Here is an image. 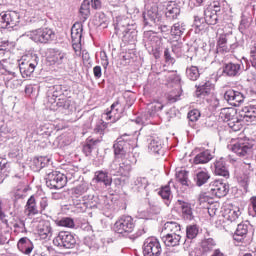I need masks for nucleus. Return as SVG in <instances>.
Instances as JSON below:
<instances>
[{
  "mask_svg": "<svg viewBox=\"0 0 256 256\" xmlns=\"http://www.w3.org/2000/svg\"><path fill=\"white\" fill-rule=\"evenodd\" d=\"M116 35H122L123 41L126 43H133L137 39V31L133 28V25L129 24L127 18H117L115 23Z\"/></svg>",
  "mask_w": 256,
  "mask_h": 256,
  "instance_id": "nucleus-1",
  "label": "nucleus"
},
{
  "mask_svg": "<svg viewBox=\"0 0 256 256\" xmlns=\"http://www.w3.org/2000/svg\"><path fill=\"white\" fill-rule=\"evenodd\" d=\"M219 120L228 123V127L232 131H241L243 127L241 120L237 117L235 108H222L219 113Z\"/></svg>",
  "mask_w": 256,
  "mask_h": 256,
  "instance_id": "nucleus-2",
  "label": "nucleus"
},
{
  "mask_svg": "<svg viewBox=\"0 0 256 256\" xmlns=\"http://www.w3.org/2000/svg\"><path fill=\"white\" fill-rule=\"evenodd\" d=\"M53 245L60 247V249H75L77 239L71 232L61 231L53 239Z\"/></svg>",
  "mask_w": 256,
  "mask_h": 256,
  "instance_id": "nucleus-3",
  "label": "nucleus"
},
{
  "mask_svg": "<svg viewBox=\"0 0 256 256\" xmlns=\"http://www.w3.org/2000/svg\"><path fill=\"white\" fill-rule=\"evenodd\" d=\"M46 185L49 189H63L67 185V176L59 171L46 172Z\"/></svg>",
  "mask_w": 256,
  "mask_h": 256,
  "instance_id": "nucleus-4",
  "label": "nucleus"
},
{
  "mask_svg": "<svg viewBox=\"0 0 256 256\" xmlns=\"http://www.w3.org/2000/svg\"><path fill=\"white\" fill-rule=\"evenodd\" d=\"M135 230V222L131 216H122L114 224V231L118 235H123L124 237L133 233Z\"/></svg>",
  "mask_w": 256,
  "mask_h": 256,
  "instance_id": "nucleus-5",
  "label": "nucleus"
},
{
  "mask_svg": "<svg viewBox=\"0 0 256 256\" xmlns=\"http://www.w3.org/2000/svg\"><path fill=\"white\" fill-rule=\"evenodd\" d=\"M27 36L35 43H49L55 39V32L51 28H38L28 32Z\"/></svg>",
  "mask_w": 256,
  "mask_h": 256,
  "instance_id": "nucleus-6",
  "label": "nucleus"
},
{
  "mask_svg": "<svg viewBox=\"0 0 256 256\" xmlns=\"http://www.w3.org/2000/svg\"><path fill=\"white\" fill-rule=\"evenodd\" d=\"M39 65V56L36 54L27 56L19 63V69L22 77H31L35 68Z\"/></svg>",
  "mask_w": 256,
  "mask_h": 256,
  "instance_id": "nucleus-7",
  "label": "nucleus"
},
{
  "mask_svg": "<svg viewBox=\"0 0 256 256\" xmlns=\"http://www.w3.org/2000/svg\"><path fill=\"white\" fill-rule=\"evenodd\" d=\"M121 162H119V159H115L111 165L110 169L114 173H117V175H121V177H129L131 175V162L127 157L120 158Z\"/></svg>",
  "mask_w": 256,
  "mask_h": 256,
  "instance_id": "nucleus-8",
  "label": "nucleus"
},
{
  "mask_svg": "<svg viewBox=\"0 0 256 256\" xmlns=\"http://www.w3.org/2000/svg\"><path fill=\"white\" fill-rule=\"evenodd\" d=\"M163 249L157 238H147L143 245L144 256H160Z\"/></svg>",
  "mask_w": 256,
  "mask_h": 256,
  "instance_id": "nucleus-9",
  "label": "nucleus"
},
{
  "mask_svg": "<svg viewBox=\"0 0 256 256\" xmlns=\"http://www.w3.org/2000/svg\"><path fill=\"white\" fill-rule=\"evenodd\" d=\"M20 16L15 11L0 13V27H17L19 25Z\"/></svg>",
  "mask_w": 256,
  "mask_h": 256,
  "instance_id": "nucleus-10",
  "label": "nucleus"
},
{
  "mask_svg": "<svg viewBox=\"0 0 256 256\" xmlns=\"http://www.w3.org/2000/svg\"><path fill=\"white\" fill-rule=\"evenodd\" d=\"M13 182L18 183L16 186V191L14 193L16 199H23L25 197V193L28 191L27 189V179L25 178V173L20 172L13 176Z\"/></svg>",
  "mask_w": 256,
  "mask_h": 256,
  "instance_id": "nucleus-11",
  "label": "nucleus"
},
{
  "mask_svg": "<svg viewBox=\"0 0 256 256\" xmlns=\"http://www.w3.org/2000/svg\"><path fill=\"white\" fill-rule=\"evenodd\" d=\"M143 19L144 25H148L149 27L159 25V22L161 21V13H159L157 5L150 7L148 11L143 14Z\"/></svg>",
  "mask_w": 256,
  "mask_h": 256,
  "instance_id": "nucleus-12",
  "label": "nucleus"
},
{
  "mask_svg": "<svg viewBox=\"0 0 256 256\" xmlns=\"http://www.w3.org/2000/svg\"><path fill=\"white\" fill-rule=\"evenodd\" d=\"M231 151L239 157H247L253 150V144L247 140H239L230 146Z\"/></svg>",
  "mask_w": 256,
  "mask_h": 256,
  "instance_id": "nucleus-13",
  "label": "nucleus"
},
{
  "mask_svg": "<svg viewBox=\"0 0 256 256\" xmlns=\"http://www.w3.org/2000/svg\"><path fill=\"white\" fill-rule=\"evenodd\" d=\"M224 99L232 105V107H239L245 102V94L240 91L229 89L224 93Z\"/></svg>",
  "mask_w": 256,
  "mask_h": 256,
  "instance_id": "nucleus-14",
  "label": "nucleus"
},
{
  "mask_svg": "<svg viewBox=\"0 0 256 256\" xmlns=\"http://www.w3.org/2000/svg\"><path fill=\"white\" fill-rule=\"evenodd\" d=\"M56 91L53 92L52 97H59L57 100H55L56 105L60 109H65L66 111H70L73 107V100H71V97H66L63 94H59L58 91H61V86H56Z\"/></svg>",
  "mask_w": 256,
  "mask_h": 256,
  "instance_id": "nucleus-15",
  "label": "nucleus"
},
{
  "mask_svg": "<svg viewBox=\"0 0 256 256\" xmlns=\"http://www.w3.org/2000/svg\"><path fill=\"white\" fill-rule=\"evenodd\" d=\"M127 134L117 138L116 142L113 145L115 159H123L127 157Z\"/></svg>",
  "mask_w": 256,
  "mask_h": 256,
  "instance_id": "nucleus-16",
  "label": "nucleus"
},
{
  "mask_svg": "<svg viewBox=\"0 0 256 256\" xmlns=\"http://www.w3.org/2000/svg\"><path fill=\"white\" fill-rule=\"evenodd\" d=\"M210 193L215 197H225L229 193V185L223 182V180H214L210 184Z\"/></svg>",
  "mask_w": 256,
  "mask_h": 256,
  "instance_id": "nucleus-17",
  "label": "nucleus"
},
{
  "mask_svg": "<svg viewBox=\"0 0 256 256\" xmlns=\"http://www.w3.org/2000/svg\"><path fill=\"white\" fill-rule=\"evenodd\" d=\"M0 73H8L11 77H6L5 85L8 89H17V87H21L23 84V80L17 78V74L13 71L7 70L5 66H2L0 69Z\"/></svg>",
  "mask_w": 256,
  "mask_h": 256,
  "instance_id": "nucleus-18",
  "label": "nucleus"
},
{
  "mask_svg": "<svg viewBox=\"0 0 256 256\" xmlns=\"http://www.w3.org/2000/svg\"><path fill=\"white\" fill-rule=\"evenodd\" d=\"M121 113V104L116 101L111 105L110 110L104 114V117L107 121L115 123L121 119Z\"/></svg>",
  "mask_w": 256,
  "mask_h": 256,
  "instance_id": "nucleus-19",
  "label": "nucleus"
},
{
  "mask_svg": "<svg viewBox=\"0 0 256 256\" xmlns=\"http://www.w3.org/2000/svg\"><path fill=\"white\" fill-rule=\"evenodd\" d=\"M242 71L243 67L241 63L229 62L223 66V73L226 77H239Z\"/></svg>",
  "mask_w": 256,
  "mask_h": 256,
  "instance_id": "nucleus-20",
  "label": "nucleus"
},
{
  "mask_svg": "<svg viewBox=\"0 0 256 256\" xmlns=\"http://www.w3.org/2000/svg\"><path fill=\"white\" fill-rule=\"evenodd\" d=\"M214 173L219 177H224L225 179H229V169L227 168V164L225 163V159L219 158L214 162Z\"/></svg>",
  "mask_w": 256,
  "mask_h": 256,
  "instance_id": "nucleus-21",
  "label": "nucleus"
},
{
  "mask_svg": "<svg viewBox=\"0 0 256 256\" xmlns=\"http://www.w3.org/2000/svg\"><path fill=\"white\" fill-rule=\"evenodd\" d=\"M211 179V175H209V171L205 168H199L194 172V181L197 187H203L207 181Z\"/></svg>",
  "mask_w": 256,
  "mask_h": 256,
  "instance_id": "nucleus-22",
  "label": "nucleus"
},
{
  "mask_svg": "<svg viewBox=\"0 0 256 256\" xmlns=\"http://www.w3.org/2000/svg\"><path fill=\"white\" fill-rule=\"evenodd\" d=\"M17 246H18L19 251L24 253V255H31V253L34 249L33 242L31 240H29V238H27V237L21 238L18 241Z\"/></svg>",
  "mask_w": 256,
  "mask_h": 256,
  "instance_id": "nucleus-23",
  "label": "nucleus"
},
{
  "mask_svg": "<svg viewBox=\"0 0 256 256\" xmlns=\"http://www.w3.org/2000/svg\"><path fill=\"white\" fill-rule=\"evenodd\" d=\"M162 241L166 247H177L181 243V234H164Z\"/></svg>",
  "mask_w": 256,
  "mask_h": 256,
  "instance_id": "nucleus-24",
  "label": "nucleus"
},
{
  "mask_svg": "<svg viewBox=\"0 0 256 256\" xmlns=\"http://www.w3.org/2000/svg\"><path fill=\"white\" fill-rule=\"evenodd\" d=\"M25 211L28 217H33L39 215L41 210L37 207V202L35 201V196H31L25 206Z\"/></svg>",
  "mask_w": 256,
  "mask_h": 256,
  "instance_id": "nucleus-25",
  "label": "nucleus"
},
{
  "mask_svg": "<svg viewBox=\"0 0 256 256\" xmlns=\"http://www.w3.org/2000/svg\"><path fill=\"white\" fill-rule=\"evenodd\" d=\"M38 235L42 239H51L53 237V228L49 222H44L38 226Z\"/></svg>",
  "mask_w": 256,
  "mask_h": 256,
  "instance_id": "nucleus-26",
  "label": "nucleus"
},
{
  "mask_svg": "<svg viewBox=\"0 0 256 256\" xmlns=\"http://www.w3.org/2000/svg\"><path fill=\"white\" fill-rule=\"evenodd\" d=\"M181 14V9L179 8V5L175 2H169L166 7V17L167 19L173 20L177 19L179 15Z\"/></svg>",
  "mask_w": 256,
  "mask_h": 256,
  "instance_id": "nucleus-27",
  "label": "nucleus"
},
{
  "mask_svg": "<svg viewBox=\"0 0 256 256\" xmlns=\"http://www.w3.org/2000/svg\"><path fill=\"white\" fill-rule=\"evenodd\" d=\"M94 181L96 183H103L106 187H109L113 183V179L109 176V173L103 170L95 172Z\"/></svg>",
  "mask_w": 256,
  "mask_h": 256,
  "instance_id": "nucleus-28",
  "label": "nucleus"
},
{
  "mask_svg": "<svg viewBox=\"0 0 256 256\" xmlns=\"http://www.w3.org/2000/svg\"><path fill=\"white\" fill-rule=\"evenodd\" d=\"M244 169H248L246 173L240 174L237 178L238 183L244 188L249 187V181H251V164H244Z\"/></svg>",
  "mask_w": 256,
  "mask_h": 256,
  "instance_id": "nucleus-29",
  "label": "nucleus"
},
{
  "mask_svg": "<svg viewBox=\"0 0 256 256\" xmlns=\"http://www.w3.org/2000/svg\"><path fill=\"white\" fill-rule=\"evenodd\" d=\"M72 43H81V38L83 37V24L75 23L71 29Z\"/></svg>",
  "mask_w": 256,
  "mask_h": 256,
  "instance_id": "nucleus-30",
  "label": "nucleus"
},
{
  "mask_svg": "<svg viewBox=\"0 0 256 256\" xmlns=\"http://www.w3.org/2000/svg\"><path fill=\"white\" fill-rule=\"evenodd\" d=\"M204 19L207 25H217L219 21V12H215L211 8L207 7L204 10Z\"/></svg>",
  "mask_w": 256,
  "mask_h": 256,
  "instance_id": "nucleus-31",
  "label": "nucleus"
},
{
  "mask_svg": "<svg viewBox=\"0 0 256 256\" xmlns=\"http://www.w3.org/2000/svg\"><path fill=\"white\" fill-rule=\"evenodd\" d=\"M213 89H215V85L207 81L204 84L197 87L196 97H207V95H211V91H213Z\"/></svg>",
  "mask_w": 256,
  "mask_h": 256,
  "instance_id": "nucleus-32",
  "label": "nucleus"
},
{
  "mask_svg": "<svg viewBox=\"0 0 256 256\" xmlns=\"http://www.w3.org/2000/svg\"><path fill=\"white\" fill-rule=\"evenodd\" d=\"M148 143V149L151 151V153L159 154V151L163 149V142L161 141V138L159 137H150Z\"/></svg>",
  "mask_w": 256,
  "mask_h": 256,
  "instance_id": "nucleus-33",
  "label": "nucleus"
},
{
  "mask_svg": "<svg viewBox=\"0 0 256 256\" xmlns=\"http://www.w3.org/2000/svg\"><path fill=\"white\" fill-rule=\"evenodd\" d=\"M178 205H180L183 219H185V221L193 220V209H191V204L178 200Z\"/></svg>",
  "mask_w": 256,
  "mask_h": 256,
  "instance_id": "nucleus-34",
  "label": "nucleus"
},
{
  "mask_svg": "<svg viewBox=\"0 0 256 256\" xmlns=\"http://www.w3.org/2000/svg\"><path fill=\"white\" fill-rule=\"evenodd\" d=\"M83 197L88 209H103V205H101V199H99V196L88 195Z\"/></svg>",
  "mask_w": 256,
  "mask_h": 256,
  "instance_id": "nucleus-35",
  "label": "nucleus"
},
{
  "mask_svg": "<svg viewBox=\"0 0 256 256\" xmlns=\"http://www.w3.org/2000/svg\"><path fill=\"white\" fill-rule=\"evenodd\" d=\"M247 233H249V226L246 224H238L237 229L233 235L234 241L241 243V241L247 237Z\"/></svg>",
  "mask_w": 256,
  "mask_h": 256,
  "instance_id": "nucleus-36",
  "label": "nucleus"
},
{
  "mask_svg": "<svg viewBox=\"0 0 256 256\" xmlns=\"http://www.w3.org/2000/svg\"><path fill=\"white\" fill-rule=\"evenodd\" d=\"M164 234L181 235V225L177 222H166L163 227Z\"/></svg>",
  "mask_w": 256,
  "mask_h": 256,
  "instance_id": "nucleus-37",
  "label": "nucleus"
},
{
  "mask_svg": "<svg viewBox=\"0 0 256 256\" xmlns=\"http://www.w3.org/2000/svg\"><path fill=\"white\" fill-rule=\"evenodd\" d=\"M241 117L244 121H255L256 117V107L255 106H245L241 110Z\"/></svg>",
  "mask_w": 256,
  "mask_h": 256,
  "instance_id": "nucleus-38",
  "label": "nucleus"
},
{
  "mask_svg": "<svg viewBox=\"0 0 256 256\" xmlns=\"http://www.w3.org/2000/svg\"><path fill=\"white\" fill-rule=\"evenodd\" d=\"M79 15L81 21L85 22L86 19H89L91 15V0H84L79 9Z\"/></svg>",
  "mask_w": 256,
  "mask_h": 256,
  "instance_id": "nucleus-39",
  "label": "nucleus"
},
{
  "mask_svg": "<svg viewBox=\"0 0 256 256\" xmlns=\"http://www.w3.org/2000/svg\"><path fill=\"white\" fill-rule=\"evenodd\" d=\"M211 159H213V154H211V151L205 150L195 156L194 163L196 165H201V164L209 163Z\"/></svg>",
  "mask_w": 256,
  "mask_h": 256,
  "instance_id": "nucleus-40",
  "label": "nucleus"
},
{
  "mask_svg": "<svg viewBox=\"0 0 256 256\" xmlns=\"http://www.w3.org/2000/svg\"><path fill=\"white\" fill-rule=\"evenodd\" d=\"M52 61L57 65H65L69 62V55L63 51L56 50L52 54Z\"/></svg>",
  "mask_w": 256,
  "mask_h": 256,
  "instance_id": "nucleus-41",
  "label": "nucleus"
},
{
  "mask_svg": "<svg viewBox=\"0 0 256 256\" xmlns=\"http://www.w3.org/2000/svg\"><path fill=\"white\" fill-rule=\"evenodd\" d=\"M147 187H149V180H147L145 177H138L134 181V188L140 193H142V191H146V195H149V190Z\"/></svg>",
  "mask_w": 256,
  "mask_h": 256,
  "instance_id": "nucleus-42",
  "label": "nucleus"
},
{
  "mask_svg": "<svg viewBox=\"0 0 256 256\" xmlns=\"http://www.w3.org/2000/svg\"><path fill=\"white\" fill-rule=\"evenodd\" d=\"M186 29H187V26L185 25V22L179 21L172 26L171 35L176 39H179V37H181V35L185 33Z\"/></svg>",
  "mask_w": 256,
  "mask_h": 256,
  "instance_id": "nucleus-43",
  "label": "nucleus"
},
{
  "mask_svg": "<svg viewBox=\"0 0 256 256\" xmlns=\"http://www.w3.org/2000/svg\"><path fill=\"white\" fill-rule=\"evenodd\" d=\"M201 73H199V68L197 66H190L186 68V77L190 81H197Z\"/></svg>",
  "mask_w": 256,
  "mask_h": 256,
  "instance_id": "nucleus-44",
  "label": "nucleus"
},
{
  "mask_svg": "<svg viewBox=\"0 0 256 256\" xmlns=\"http://www.w3.org/2000/svg\"><path fill=\"white\" fill-rule=\"evenodd\" d=\"M176 179L181 183V185L189 186V172L185 169L176 170Z\"/></svg>",
  "mask_w": 256,
  "mask_h": 256,
  "instance_id": "nucleus-45",
  "label": "nucleus"
},
{
  "mask_svg": "<svg viewBox=\"0 0 256 256\" xmlns=\"http://www.w3.org/2000/svg\"><path fill=\"white\" fill-rule=\"evenodd\" d=\"M225 7H227V1L225 0H214L208 8L212 9V11H215V13H221V11L225 10Z\"/></svg>",
  "mask_w": 256,
  "mask_h": 256,
  "instance_id": "nucleus-46",
  "label": "nucleus"
},
{
  "mask_svg": "<svg viewBox=\"0 0 256 256\" xmlns=\"http://www.w3.org/2000/svg\"><path fill=\"white\" fill-rule=\"evenodd\" d=\"M13 227L15 233H26L27 228L25 227V220L23 218L16 217L13 221Z\"/></svg>",
  "mask_w": 256,
  "mask_h": 256,
  "instance_id": "nucleus-47",
  "label": "nucleus"
},
{
  "mask_svg": "<svg viewBox=\"0 0 256 256\" xmlns=\"http://www.w3.org/2000/svg\"><path fill=\"white\" fill-rule=\"evenodd\" d=\"M218 51H222V53H229L231 51V47L227 46V36L220 35L217 42Z\"/></svg>",
  "mask_w": 256,
  "mask_h": 256,
  "instance_id": "nucleus-48",
  "label": "nucleus"
},
{
  "mask_svg": "<svg viewBox=\"0 0 256 256\" xmlns=\"http://www.w3.org/2000/svg\"><path fill=\"white\" fill-rule=\"evenodd\" d=\"M158 195L165 201V205L169 206L171 203V187L164 186L158 191Z\"/></svg>",
  "mask_w": 256,
  "mask_h": 256,
  "instance_id": "nucleus-49",
  "label": "nucleus"
},
{
  "mask_svg": "<svg viewBox=\"0 0 256 256\" xmlns=\"http://www.w3.org/2000/svg\"><path fill=\"white\" fill-rule=\"evenodd\" d=\"M97 143H100V141L98 139L88 140L87 144L84 145V147H83V152L85 153L86 156H89L93 152V150L95 149V145H97Z\"/></svg>",
  "mask_w": 256,
  "mask_h": 256,
  "instance_id": "nucleus-50",
  "label": "nucleus"
},
{
  "mask_svg": "<svg viewBox=\"0 0 256 256\" xmlns=\"http://www.w3.org/2000/svg\"><path fill=\"white\" fill-rule=\"evenodd\" d=\"M199 235V228L197 225H189L186 228V237L187 239H195Z\"/></svg>",
  "mask_w": 256,
  "mask_h": 256,
  "instance_id": "nucleus-51",
  "label": "nucleus"
},
{
  "mask_svg": "<svg viewBox=\"0 0 256 256\" xmlns=\"http://www.w3.org/2000/svg\"><path fill=\"white\" fill-rule=\"evenodd\" d=\"M49 163V159L47 157L40 156L38 158H34L33 164L35 165L36 169H43L45 165Z\"/></svg>",
  "mask_w": 256,
  "mask_h": 256,
  "instance_id": "nucleus-52",
  "label": "nucleus"
},
{
  "mask_svg": "<svg viewBox=\"0 0 256 256\" xmlns=\"http://www.w3.org/2000/svg\"><path fill=\"white\" fill-rule=\"evenodd\" d=\"M252 21L253 19L251 17L242 15V19L239 26L240 31H245V29H249V27H251Z\"/></svg>",
  "mask_w": 256,
  "mask_h": 256,
  "instance_id": "nucleus-53",
  "label": "nucleus"
},
{
  "mask_svg": "<svg viewBox=\"0 0 256 256\" xmlns=\"http://www.w3.org/2000/svg\"><path fill=\"white\" fill-rule=\"evenodd\" d=\"M239 217H241V210L239 209L229 210L228 216H227L228 221H231V223H235V221H237Z\"/></svg>",
  "mask_w": 256,
  "mask_h": 256,
  "instance_id": "nucleus-54",
  "label": "nucleus"
},
{
  "mask_svg": "<svg viewBox=\"0 0 256 256\" xmlns=\"http://www.w3.org/2000/svg\"><path fill=\"white\" fill-rule=\"evenodd\" d=\"M58 225L59 227H68L69 229H73V227H75V221L69 217H66L58 221Z\"/></svg>",
  "mask_w": 256,
  "mask_h": 256,
  "instance_id": "nucleus-55",
  "label": "nucleus"
},
{
  "mask_svg": "<svg viewBox=\"0 0 256 256\" xmlns=\"http://www.w3.org/2000/svg\"><path fill=\"white\" fill-rule=\"evenodd\" d=\"M74 206L76 207L78 213H85V211L89 209L84 197H82V201H79V203H77V200H74Z\"/></svg>",
  "mask_w": 256,
  "mask_h": 256,
  "instance_id": "nucleus-56",
  "label": "nucleus"
},
{
  "mask_svg": "<svg viewBox=\"0 0 256 256\" xmlns=\"http://www.w3.org/2000/svg\"><path fill=\"white\" fill-rule=\"evenodd\" d=\"M0 49L6 51V53H10L12 49H15V42L2 41L0 42Z\"/></svg>",
  "mask_w": 256,
  "mask_h": 256,
  "instance_id": "nucleus-57",
  "label": "nucleus"
},
{
  "mask_svg": "<svg viewBox=\"0 0 256 256\" xmlns=\"http://www.w3.org/2000/svg\"><path fill=\"white\" fill-rule=\"evenodd\" d=\"M250 62L252 67L256 69V40L252 42V46L250 48Z\"/></svg>",
  "mask_w": 256,
  "mask_h": 256,
  "instance_id": "nucleus-58",
  "label": "nucleus"
},
{
  "mask_svg": "<svg viewBox=\"0 0 256 256\" xmlns=\"http://www.w3.org/2000/svg\"><path fill=\"white\" fill-rule=\"evenodd\" d=\"M215 245V240L212 238H208L202 242V248L204 251H213Z\"/></svg>",
  "mask_w": 256,
  "mask_h": 256,
  "instance_id": "nucleus-59",
  "label": "nucleus"
},
{
  "mask_svg": "<svg viewBox=\"0 0 256 256\" xmlns=\"http://www.w3.org/2000/svg\"><path fill=\"white\" fill-rule=\"evenodd\" d=\"M200 117H201V112H199V110L197 109L191 110L188 113V119L189 121H191V123H195V121H199Z\"/></svg>",
  "mask_w": 256,
  "mask_h": 256,
  "instance_id": "nucleus-60",
  "label": "nucleus"
},
{
  "mask_svg": "<svg viewBox=\"0 0 256 256\" xmlns=\"http://www.w3.org/2000/svg\"><path fill=\"white\" fill-rule=\"evenodd\" d=\"M11 241V234L0 230V245H7Z\"/></svg>",
  "mask_w": 256,
  "mask_h": 256,
  "instance_id": "nucleus-61",
  "label": "nucleus"
},
{
  "mask_svg": "<svg viewBox=\"0 0 256 256\" xmlns=\"http://www.w3.org/2000/svg\"><path fill=\"white\" fill-rule=\"evenodd\" d=\"M106 129H107V122H101L96 125L94 131L95 133H99V135H103Z\"/></svg>",
  "mask_w": 256,
  "mask_h": 256,
  "instance_id": "nucleus-62",
  "label": "nucleus"
},
{
  "mask_svg": "<svg viewBox=\"0 0 256 256\" xmlns=\"http://www.w3.org/2000/svg\"><path fill=\"white\" fill-rule=\"evenodd\" d=\"M86 191H87V186H85L84 184L78 185L74 188L75 195H83V193H85Z\"/></svg>",
  "mask_w": 256,
  "mask_h": 256,
  "instance_id": "nucleus-63",
  "label": "nucleus"
},
{
  "mask_svg": "<svg viewBox=\"0 0 256 256\" xmlns=\"http://www.w3.org/2000/svg\"><path fill=\"white\" fill-rule=\"evenodd\" d=\"M249 209H252L256 215V196H252L249 200Z\"/></svg>",
  "mask_w": 256,
  "mask_h": 256,
  "instance_id": "nucleus-64",
  "label": "nucleus"
}]
</instances>
